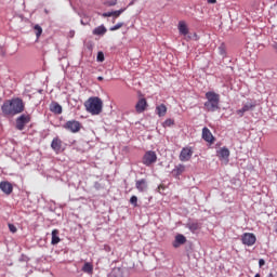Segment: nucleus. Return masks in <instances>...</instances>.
<instances>
[{"instance_id":"3","label":"nucleus","mask_w":277,"mask_h":277,"mask_svg":"<svg viewBox=\"0 0 277 277\" xmlns=\"http://www.w3.org/2000/svg\"><path fill=\"white\" fill-rule=\"evenodd\" d=\"M206 98L205 107L207 111H217L220 109V94L209 91L206 93Z\"/></svg>"},{"instance_id":"36","label":"nucleus","mask_w":277,"mask_h":277,"mask_svg":"<svg viewBox=\"0 0 277 277\" xmlns=\"http://www.w3.org/2000/svg\"><path fill=\"white\" fill-rule=\"evenodd\" d=\"M116 3H117V0H113V1H109V2H108V5H109L110 8H114V5H116Z\"/></svg>"},{"instance_id":"21","label":"nucleus","mask_w":277,"mask_h":277,"mask_svg":"<svg viewBox=\"0 0 277 277\" xmlns=\"http://www.w3.org/2000/svg\"><path fill=\"white\" fill-rule=\"evenodd\" d=\"M186 228H188L192 233H196V230H200V223L189 222L187 223Z\"/></svg>"},{"instance_id":"23","label":"nucleus","mask_w":277,"mask_h":277,"mask_svg":"<svg viewBox=\"0 0 277 277\" xmlns=\"http://www.w3.org/2000/svg\"><path fill=\"white\" fill-rule=\"evenodd\" d=\"M82 272H84V274H92V272H94V266L87 262L82 267Z\"/></svg>"},{"instance_id":"17","label":"nucleus","mask_w":277,"mask_h":277,"mask_svg":"<svg viewBox=\"0 0 277 277\" xmlns=\"http://www.w3.org/2000/svg\"><path fill=\"white\" fill-rule=\"evenodd\" d=\"M184 172H185V164H177L172 170V174L173 176H175V179H179V176H181V174H183Z\"/></svg>"},{"instance_id":"39","label":"nucleus","mask_w":277,"mask_h":277,"mask_svg":"<svg viewBox=\"0 0 277 277\" xmlns=\"http://www.w3.org/2000/svg\"><path fill=\"white\" fill-rule=\"evenodd\" d=\"M266 277H274V273H269Z\"/></svg>"},{"instance_id":"28","label":"nucleus","mask_w":277,"mask_h":277,"mask_svg":"<svg viewBox=\"0 0 277 277\" xmlns=\"http://www.w3.org/2000/svg\"><path fill=\"white\" fill-rule=\"evenodd\" d=\"M174 124V119H167L164 122H163V127H173Z\"/></svg>"},{"instance_id":"13","label":"nucleus","mask_w":277,"mask_h":277,"mask_svg":"<svg viewBox=\"0 0 277 277\" xmlns=\"http://www.w3.org/2000/svg\"><path fill=\"white\" fill-rule=\"evenodd\" d=\"M177 29L181 36H187V34H189V28L187 27V23H185V21L179 22Z\"/></svg>"},{"instance_id":"5","label":"nucleus","mask_w":277,"mask_h":277,"mask_svg":"<svg viewBox=\"0 0 277 277\" xmlns=\"http://www.w3.org/2000/svg\"><path fill=\"white\" fill-rule=\"evenodd\" d=\"M31 122V116L29 115H21L16 118V129L17 131H23L25 129L26 124H29Z\"/></svg>"},{"instance_id":"12","label":"nucleus","mask_w":277,"mask_h":277,"mask_svg":"<svg viewBox=\"0 0 277 277\" xmlns=\"http://www.w3.org/2000/svg\"><path fill=\"white\" fill-rule=\"evenodd\" d=\"M62 140L58 136L54 137L51 143V148L56 153H62Z\"/></svg>"},{"instance_id":"22","label":"nucleus","mask_w":277,"mask_h":277,"mask_svg":"<svg viewBox=\"0 0 277 277\" xmlns=\"http://www.w3.org/2000/svg\"><path fill=\"white\" fill-rule=\"evenodd\" d=\"M107 34V28L105 26H98L93 30L94 36H105Z\"/></svg>"},{"instance_id":"15","label":"nucleus","mask_w":277,"mask_h":277,"mask_svg":"<svg viewBox=\"0 0 277 277\" xmlns=\"http://www.w3.org/2000/svg\"><path fill=\"white\" fill-rule=\"evenodd\" d=\"M216 156L219 159H228L230 157V150L227 147H222L216 151Z\"/></svg>"},{"instance_id":"30","label":"nucleus","mask_w":277,"mask_h":277,"mask_svg":"<svg viewBox=\"0 0 277 277\" xmlns=\"http://www.w3.org/2000/svg\"><path fill=\"white\" fill-rule=\"evenodd\" d=\"M97 62H105V54L103 52L97 53Z\"/></svg>"},{"instance_id":"32","label":"nucleus","mask_w":277,"mask_h":277,"mask_svg":"<svg viewBox=\"0 0 277 277\" xmlns=\"http://www.w3.org/2000/svg\"><path fill=\"white\" fill-rule=\"evenodd\" d=\"M9 229L11 233H16L18 230V228H16L15 225L12 223L9 224Z\"/></svg>"},{"instance_id":"10","label":"nucleus","mask_w":277,"mask_h":277,"mask_svg":"<svg viewBox=\"0 0 277 277\" xmlns=\"http://www.w3.org/2000/svg\"><path fill=\"white\" fill-rule=\"evenodd\" d=\"M202 140H205V142H208V144H213V142H215L213 133H211V130H209V128L207 127L202 129Z\"/></svg>"},{"instance_id":"9","label":"nucleus","mask_w":277,"mask_h":277,"mask_svg":"<svg viewBox=\"0 0 277 277\" xmlns=\"http://www.w3.org/2000/svg\"><path fill=\"white\" fill-rule=\"evenodd\" d=\"M146 107H148V102H146V98H140L135 105L136 114H144L146 111Z\"/></svg>"},{"instance_id":"26","label":"nucleus","mask_w":277,"mask_h":277,"mask_svg":"<svg viewBox=\"0 0 277 277\" xmlns=\"http://www.w3.org/2000/svg\"><path fill=\"white\" fill-rule=\"evenodd\" d=\"M219 53H220V55H226V44L222 43L219 47Z\"/></svg>"},{"instance_id":"11","label":"nucleus","mask_w":277,"mask_h":277,"mask_svg":"<svg viewBox=\"0 0 277 277\" xmlns=\"http://www.w3.org/2000/svg\"><path fill=\"white\" fill-rule=\"evenodd\" d=\"M0 189L3 192V194L10 196V194L14 192V186H12V183L10 182H0Z\"/></svg>"},{"instance_id":"7","label":"nucleus","mask_w":277,"mask_h":277,"mask_svg":"<svg viewBox=\"0 0 277 277\" xmlns=\"http://www.w3.org/2000/svg\"><path fill=\"white\" fill-rule=\"evenodd\" d=\"M241 243H243V246L252 247L256 243V236L252 233H245L241 236Z\"/></svg>"},{"instance_id":"18","label":"nucleus","mask_w":277,"mask_h":277,"mask_svg":"<svg viewBox=\"0 0 277 277\" xmlns=\"http://www.w3.org/2000/svg\"><path fill=\"white\" fill-rule=\"evenodd\" d=\"M50 111H52V114H62V105H60L57 102H52L50 105Z\"/></svg>"},{"instance_id":"34","label":"nucleus","mask_w":277,"mask_h":277,"mask_svg":"<svg viewBox=\"0 0 277 277\" xmlns=\"http://www.w3.org/2000/svg\"><path fill=\"white\" fill-rule=\"evenodd\" d=\"M247 110H245V108L238 109L237 114L238 116H240V118H243V114H246Z\"/></svg>"},{"instance_id":"38","label":"nucleus","mask_w":277,"mask_h":277,"mask_svg":"<svg viewBox=\"0 0 277 277\" xmlns=\"http://www.w3.org/2000/svg\"><path fill=\"white\" fill-rule=\"evenodd\" d=\"M208 1V3H210V4H215V3H217V0H207Z\"/></svg>"},{"instance_id":"16","label":"nucleus","mask_w":277,"mask_h":277,"mask_svg":"<svg viewBox=\"0 0 277 277\" xmlns=\"http://www.w3.org/2000/svg\"><path fill=\"white\" fill-rule=\"evenodd\" d=\"M186 242H187V238H185V236H183L182 234H179L177 236H175L173 248H179V246H183Z\"/></svg>"},{"instance_id":"27","label":"nucleus","mask_w":277,"mask_h":277,"mask_svg":"<svg viewBox=\"0 0 277 277\" xmlns=\"http://www.w3.org/2000/svg\"><path fill=\"white\" fill-rule=\"evenodd\" d=\"M123 25H124L123 23H118L110 28V31H118V29L122 28Z\"/></svg>"},{"instance_id":"40","label":"nucleus","mask_w":277,"mask_h":277,"mask_svg":"<svg viewBox=\"0 0 277 277\" xmlns=\"http://www.w3.org/2000/svg\"><path fill=\"white\" fill-rule=\"evenodd\" d=\"M97 80H98V81H103V77L100 76V77L97 78Z\"/></svg>"},{"instance_id":"24","label":"nucleus","mask_w":277,"mask_h":277,"mask_svg":"<svg viewBox=\"0 0 277 277\" xmlns=\"http://www.w3.org/2000/svg\"><path fill=\"white\" fill-rule=\"evenodd\" d=\"M34 30H35V34H36L37 40H38V38H40V36H42V27L37 24V25H35Z\"/></svg>"},{"instance_id":"33","label":"nucleus","mask_w":277,"mask_h":277,"mask_svg":"<svg viewBox=\"0 0 277 277\" xmlns=\"http://www.w3.org/2000/svg\"><path fill=\"white\" fill-rule=\"evenodd\" d=\"M110 277H122V273H120L119 269H118V273H116V271H115L111 273Z\"/></svg>"},{"instance_id":"2","label":"nucleus","mask_w":277,"mask_h":277,"mask_svg":"<svg viewBox=\"0 0 277 277\" xmlns=\"http://www.w3.org/2000/svg\"><path fill=\"white\" fill-rule=\"evenodd\" d=\"M85 110L92 116H98L103 111V100L100 97H90L84 102Z\"/></svg>"},{"instance_id":"4","label":"nucleus","mask_w":277,"mask_h":277,"mask_svg":"<svg viewBox=\"0 0 277 277\" xmlns=\"http://www.w3.org/2000/svg\"><path fill=\"white\" fill-rule=\"evenodd\" d=\"M142 163L147 168H150L153 163H157V153L154 150L146 151L142 158Z\"/></svg>"},{"instance_id":"41","label":"nucleus","mask_w":277,"mask_h":277,"mask_svg":"<svg viewBox=\"0 0 277 277\" xmlns=\"http://www.w3.org/2000/svg\"><path fill=\"white\" fill-rule=\"evenodd\" d=\"M254 277H261V274H259V273H258V274H255V276H254Z\"/></svg>"},{"instance_id":"1","label":"nucleus","mask_w":277,"mask_h":277,"mask_svg":"<svg viewBox=\"0 0 277 277\" xmlns=\"http://www.w3.org/2000/svg\"><path fill=\"white\" fill-rule=\"evenodd\" d=\"M2 114L4 116H18L25 111V102L21 97H14L6 100L1 106Z\"/></svg>"},{"instance_id":"6","label":"nucleus","mask_w":277,"mask_h":277,"mask_svg":"<svg viewBox=\"0 0 277 277\" xmlns=\"http://www.w3.org/2000/svg\"><path fill=\"white\" fill-rule=\"evenodd\" d=\"M63 127L70 133H79L81 131V122L77 120H69Z\"/></svg>"},{"instance_id":"31","label":"nucleus","mask_w":277,"mask_h":277,"mask_svg":"<svg viewBox=\"0 0 277 277\" xmlns=\"http://www.w3.org/2000/svg\"><path fill=\"white\" fill-rule=\"evenodd\" d=\"M130 202L133 205V207H137V196H132L130 198Z\"/></svg>"},{"instance_id":"25","label":"nucleus","mask_w":277,"mask_h":277,"mask_svg":"<svg viewBox=\"0 0 277 277\" xmlns=\"http://www.w3.org/2000/svg\"><path fill=\"white\" fill-rule=\"evenodd\" d=\"M254 107H256V104H252V103H248L242 106V108H245V110L247 111L254 109Z\"/></svg>"},{"instance_id":"29","label":"nucleus","mask_w":277,"mask_h":277,"mask_svg":"<svg viewBox=\"0 0 277 277\" xmlns=\"http://www.w3.org/2000/svg\"><path fill=\"white\" fill-rule=\"evenodd\" d=\"M124 10H127V9H120L118 11H113V16H115V18H118L120 16V14H122L124 12Z\"/></svg>"},{"instance_id":"37","label":"nucleus","mask_w":277,"mask_h":277,"mask_svg":"<svg viewBox=\"0 0 277 277\" xmlns=\"http://www.w3.org/2000/svg\"><path fill=\"white\" fill-rule=\"evenodd\" d=\"M259 265H260V267H263V265H265V260L260 259L259 260Z\"/></svg>"},{"instance_id":"8","label":"nucleus","mask_w":277,"mask_h":277,"mask_svg":"<svg viewBox=\"0 0 277 277\" xmlns=\"http://www.w3.org/2000/svg\"><path fill=\"white\" fill-rule=\"evenodd\" d=\"M194 155V149L192 147H184L180 153V161H189Z\"/></svg>"},{"instance_id":"19","label":"nucleus","mask_w":277,"mask_h":277,"mask_svg":"<svg viewBox=\"0 0 277 277\" xmlns=\"http://www.w3.org/2000/svg\"><path fill=\"white\" fill-rule=\"evenodd\" d=\"M62 239H60V230L58 229H53L52 230V240L51 243L52 246H57Z\"/></svg>"},{"instance_id":"20","label":"nucleus","mask_w":277,"mask_h":277,"mask_svg":"<svg viewBox=\"0 0 277 277\" xmlns=\"http://www.w3.org/2000/svg\"><path fill=\"white\" fill-rule=\"evenodd\" d=\"M156 113L161 118L168 114V107H166V104H160L156 107Z\"/></svg>"},{"instance_id":"14","label":"nucleus","mask_w":277,"mask_h":277,"mask_svg":"<svg viewBox=\"0 0 277 277\" xmlns=\"http://www.w3.org/2000/svg\"><path fill=\"white\" fill-rule=\"evenodd\" d=\"M135 187L138 192H146V189H148V182L146 179L137 180L135 182Z\"/></svg>"},{"instance_id":"35","label":"nucleus","mask_w":277,"mask_h":277,"mask_svg":"<svg viewBox=\"0 0 277 277\" xmlns=\"http://www.w3.org/2000/svg\"><path fill=\"white\" fill-rule=\"evenodd\" d=\"M102 16H103L104 18H109V17L113 16V12L103 13Z\"/></svg>"}]
</instances>
